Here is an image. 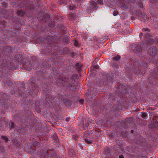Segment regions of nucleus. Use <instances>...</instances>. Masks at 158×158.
<instances>
[{
    "mask_svg": "<svg viewBox=\"0 0 158 158\" xmlns=\"http://www.w3.org/2000/svg\"><path fill=\"white\" fill-rule=\"evenodd\" d=\"M34 80L36 83H37L38 85H39L40 88H42L43 89L44 94L45 95V98L47 100L50 101L52 103L55 102L56 104H57L60 102V101L62 99V97H61L58 98L56 96H52L51 95L48 94V93L51 92V90L49 88H44L42 86L43 85H44V79L41 77L39 78V79H37V80L35 78Z\"/></svg>",
    "mask_w": 158,
    "mask_h": 158,
    "instance_id": "f257e3e1",
    "label": "nucleus"
},
{
    "mask_svg": "<svg viewBox=\"0 0 158 158\" xmlns=\"http://www.w3.org/2000/svg\"><path fill=\"white\" fill-rule=\"evenodd\" d=\"M40 158H61L57 156L55 152L48 149H44L38 152Z\"/></svg>",
    "mask_w": 158,
    "mask_h": 158,
    "instance_id": "f03ea898",
    "label": "nucleus"
},
{
    "mask_svg": "<svg viewBox=\"0 0 158 158\" xmlns=\"http://www.w3.org/2000/svg\"><path fill=\"white\" fill-rule=\"evenodd\" d=\"M15 61L14 59L5 57L0 62V64L3 67L7 68L9 70H13L15 68V65L13 64Z\"/></svg>",
    "mask_w": 158,
    "mask_h": 158,
    "instance_id": "7ed1b4c3",
    "label": "nucleus"
},
{
    "mask_svg": "<svg viewBox=\"0 0 158 158\" xmlns=\"http://www.w3.org/2000/svg\"><path fill=\"white\" fill-rule=\"evenodd\" d=\"M33 115L31 113L30 111H25L23 114L20 116V118H21V120L23 123L26 122V121L31 123V125H33V123H32Z\"/></svg>",
    "mask_w": 158,
    "mask_h": 158,
    "instance_id": "20e7f679",
    "label": "nucleus"
},
{
    "mask_svg": "<svg viewBox=\"0 0 158 158\" xmlns=\"http://www.w3.org/2000/svg\"><path fill=\"white\" fill-rule=\"evenodd\" d=\"M148 52L150 56H152V62L153 64H157L158 63V61L155 59L154 56L155 55L157 52V49L156 47H153L150 46L148 47Z\"/></svg>",
    "mask_w": 158,
    "mask_h": 158,
    "instance_id": "39448f33",
    "label": "nucleus"
},
{
    "mask_svg": "<svg viewBox=\"0 0 158 158\" xmlns=\"http://www.w3.org/2000/svg\"><path fill=\"white\" fill-rule=\"evenodd\" d=\"M103 85L109 86L113 81V76L111 74H106L103 80Z\"/></svg>",
    "mask_w": 158,
    "mask_h": 158,
    "instance_id": "423d86ee",
    "label": "nucleus"
},
{
    "mask_svg": "<svg viewBox=\"0 0 158 158\" xmlns=\"http://www.w3.org/2000/svg\"><path fill=\"white\" fill-rule=\"evenodd\" d=\"M23 68L28 71H31L32 70V64L29 60H27L23 64Z\"/></svg>",
    "mask_w": 158,
    "mask_h": 158,
    "instance_id": "0eeeda50",
    "label": "nucleus"
},
{
    "mask_svg": "<svg viewBox=\"0 0 158 158\" xmlns=\"http://www.w3.org/2000/svg\"><path fill=\"white\" fill-rule=\"evenodd\" d=\"M117 90L118 93V97L120 98H123L124 96L127 94V91L123 86H120L118 88Z\"/></svg>",
    "mask_w": 158,
    "mask_h": 158,
    "instance_id": "6e6552de",
    "label": "nucleus"
},
{
    "mask_svg": "<svg viewBox=\"0 0 158 158\" xmlns=\"http://www.w3.org/2000/svg\"><path fill=\"white\" fill-rule=\"evenodd\" d=\"M132 50L134 52L138 53V54H140L142 51L140 45L139 43L133 45L132 47Z\"/></svg>",
    "mask_w": 158,
    "mask_h": 158,
    "instance_id": "1a4fd4ad",
    "label": "nucleus"
},
{
    "mask_svg": "<svg viewBox=\"0 0 158 158\" xmlns=\"http://www.w3.org/2000/svg\"><path fill=\"white\" fill-rule=\"evenodd\" d=\"M60 82L62 84L65 83V87H66L68 89L73 90L75 89V87H72V85L70 83L68 82H65L64 80L60 79Z\"/></svg>",
    "mask_w": 158,
    "mask_h": 158,
    "instance_id": "9d476101",
    "label": "nucleus"
},
{
    "mask_svg": "<svg viewBox=\"0 0 158 158\" xmlns=\"http://www.w3.org/2000/svg\"><path fill=\"white\" fill-rule=\"evenodd\" d=\"M143 32L141 34L144 35L145 37H148L151 36L150 32V30L148 28H144L142 29Z\"/></svg>",
    "mask_w": 158,
    "mask_h": 158,
    "instance_id": "9b49d317",
    "label": "nucleus"
},
{
    "mask_svg": "<svg viewBox=\"0 0 158 158\" xmlns=\"http://www.w3.org/2000/svg\"><path fill=\"white\" fill-rule=\"evenodd\" d=\"M3 81L4 83V86L5 87L9 86L12 83V81L9 78L6 79Z\"/></svg>",
    "mask_w": 158,
    "mask_h": 158,
    "instance_id": "f8f14e48",
    "label": "nucleus"
},
{
    "mask_svg": "<svg viewBox=\"0 0 158 158\" xmlns=\"http://www.w3.org/2000/svg\"><path fill=\"white\" fill-rule=\"evenodd\" d=\"M49 17V16L48 15L46 14L40 20V22L41 23H44L47 21L48 20V19Z\"/></svg>",
    "mask_w": 158,
    "mask_h": 158,
    "instance_id": "ddd939ff",
    "label": "nucleus"
},
{
    "mask_svg": "<svg viewBox=\"0 0 158 158\" xmlns=\"http://www.w3.org/2000/svg\"><path fill=\"white\" fill-rule=\"evenodd\" d=\"M89 92L94 97L97 93V90L96 88L91 87L90 88Z\"/></svg>",
    "mask_w": 158,
    "mask_h": 158,
    "instance_id": "4468645a",
    "label": "nucleus"
},
{
    "mask_svg": "<svg viewBox=\"0 0 158 158\" xmlns=\"http://www.w3.org/2000/svg\"><path fill=\"white\" fill-rule=\"evenodd\" d=\"M90 7L92 9H95L97 7V3L95 1H90Z\"/></svg>",
    "mask_w": 158,
    "mask_h": 158,
    "instance_id": "2eb2a0df",
    "label": "nucleus"
},
{
    "mask_svg": "<svg viewBox=\"0 0 158 158\" xmlns=\"http://www.w3.org/2000/svg\"><path fill=\"white\" fill-rule=\"evenodd\" d=\"M69 40L68 37L65 36L61 40L62 43L64 44H66L69 43Z\"/></svg>",
    "mask_w": 158,
    "mask_h": 158,
    "instance_id": "dca6fc26",
    "label": "nucleus"
},
{
    "mask_svg": "<svg viewBox=\"0 0 158 158\" xmlns=\"http://www.w3.org/2000/svg\"><path fill=\"white\" fill-rule=\"evenodd\" d=\"M32 64V69H36L37 68L39 63L38 62L34 61L31 63Z\"/></svg>",
    "mask_w": 158,
    "mask_h": 158,
    "instance_id": "f3484780",
    "label": "nucleus"
},
{
    "mask_svg": "<svg viewBox=\"0 0 158 158\" xmlns=\"http://www.w3.org/2000/svg\"><path fill=\"white\" fill-rule=\"evenodd\" d=\"M104 152L105 154L107 156H109L111 154V150L109 147L105 148Z\"/></svg>",
    "mask_w": 158,
    "mask_h": 158,
    "instance_id": "a211bd4d",
    "label": "nucleus"
},
{
    "mask_svg": "<svg viewBox=\"0 0 158 158\" xmlns=\"http://www.w3.org/2000/svg\"><path fill=\"white\" fill-rule=\"evenodd\" d=\"M57 49V47L55 46L54 45H52V46L49 47L48 49H50L49 51L52 52L54 51V50H56Z\"/></svg>",
    "mask_w": 158,
    "mask_h": 158,
    "instance_id": "6ab92c4d",
    "label": "nucleus"
},
{
    "mask_svg": "<svg viewBox=\"0 0 158 158\" xmlns=\"http://www.w3.org/2000/svg\"><path fill=\"white\" fill-rule=\"evenodd\" d=\"M85 142L87 144H90L92 143V141L90 138H85L84 139Z\"/></svg>",
    "mask_w": 158,
    "mask_h": 158,
    "instance_id": "aec40b11",
    "label": "nucleus"
},
{
    "mask_svg": "<svg viewBox=\"0 0 158 158\" xmlns=\"http://www.w3.org/2000/svg\"><path fill=\"white\" fill-rule=\"evenodd\" d=\"M75 67L76 68L78 69L79 71H81V67L82 66L81 64L80 63H77L75 64Z\"/></svg>",
    "mask_w": 158,
    "mask_h": 158,
    "instance_id": "412c9836",
    "label": "nucleus"
},
{
    "mask_svg": "<svg viewBox=\"0 0 158 158\" xmlns=\"http://www.w3.org/2000/svg\"><path fill=\"white\" fill-rule=\"evenodd\" d=\"M77 75H73L70 78L71 80L69 81L70 82H72L73 81H75L76 79L77 78Z\"/></svg>",
    "mask_w": 158,
    "mask_h": 158,
    "instance_id": "4be33fe9",
    "label": "nucleus"
},
{
    "mask_svg": "<svg viewBox=\"0 0 158 158\" xmlns=\"http://www.w3.org/2000/svg\"><path fill=\"white\" fill-rule=\"evenodd\" d=\"M15 128V124L12 122H10L9 123V128L10 129H13Z\"/></svg>",
    "mask_w": 158,
    "mask_h": 158,
    "instance_id": "5701e85b",
    "label": "nucleus"
},
{
    "mask_svg": "<svg viewBox=\"0 0 158 158\" xmlns=\"http://www.w3.org/2000/svg\"><path fill=\"white\" fill-rule=\"evenodd\" d=\"M78 7V6L77 5V6H76V5H74L73 4H72L71 5L69 6V8L70 10H73L75 9L77 7Z\"/></svg>",
    "mask_w": 158,
    "mask_h": 158,
    "instance_id": "b1692460",
    "label": "nucleus"
},
{
    "mask_svg": "<svg viewBox=\"0 0 158 158\" xmlns=\"http://www.w3.org/2000/svg\"><path fill=\"white\" fill-rule=\"evenodd\" d=\"M121 58L120 56L119 55H117L116 56H115L112 58V59L113 60H116V61H118Z\"/></svg>",
    "mask_w": 158,
    "mask_h": 158,
    "instance_id": "393cba45",
    "label": "nucleus"
},
{
    "mask_svg": "<svg viewBox=\"0 0 158 158\" xmlns=\"http://www.w3.org/2000/svg\"><path fill=\"white\" fill-rule=\"evenodd\" d=\"M17 13L18 15L20 16H23L24 14V12L23 11L21 10H18Z\"/></svg>",
    "mask_w": 158,
    "mask_h": 158,
    "instance_id": "a878e982",
    "label": "nucleus"
},
{
    "mask_svg": "<svg viewBox=\"0 0 158 158\" xmlns=\"http://www.w3.org/2000/svg\"><path fill=\"white\" fill-rule=\"evenodd\" d=\"M1 138L4 140L5 141L6 143H7V142L8 141V139L7 137L5 136H3L2 135L1 136Z\"/></svg>",
    "mask_w": 158,
    "mask_h": 158,
    "instance_id": "bb28decb",
    "label": "nucleus"
},
{
    "mask_svg": "<svg viewBox=\"0 0 158 158\" xmlns=\"http://www.w3.org/2000/svg\"><path fill=\"white\" fill-rule=\"evenodd\" d=\"M151 40H146L144 42V43L147 45L149 46L150 44H151Z\"/></svg>",
    "mask_w": 158,
    "mask_h": 158,
    "instance_id": "cd10ccee",
    "label": "nucleus"
},
{
    "mask_svg": "<svg viewBox=\"0 0 158 158\" xmlns=\"http://www.w3.org/2000/svg\"><path fill=\"white\" fill-rule=\"evenodd\" d=\"M32 88L33 90L34 91V92L36 93L38 92L39 90V88H37L35 86H34Z\"/></svg>",
    "mask_w": 158,
    "mask_h": 158,
    "instance_id": "c85d7f7f",
    "label": "nucleus"
},
{
    "mask_svg": "<svg viewBox=\"0 0 158 158\" xmlns=\"http://www.w3.org/2000/svg\"><path fill=\"white\" fill-rule=\"evenodd\" d=\"M106 4L107 6L110 7H111L112 9L114 8V6H113V5L111 4L110 3H109V2H107Z\"/></svg>",
    "mask_w": 158,
    "mask_h": 158,
    "instance_id": "c756f323",
    "label": "nucleus"
},
{
    "mask_svg": "<svg viewBox=\"0 0 158 158\" xmlns=\"http://www.w3.org/2000/svg\"><path fill=\"white\" fill-rule=\"evenodd\" d=\"M69 16V20H72L73 19H74V17L73 14H70Z\"/></svg>",
    "mask_w": 158,
    "mask_h": 158,
    "instance_id": "7c9ffc66",
    "label": "nucleus"
},
{
    "mask_svg": "<svg viewBox=\"0 0 158 158\" xmlns=\"http://www.w3.org/2000/svg\"><path fill=\"white\" fill-rule=\"evenodd\" d=\"M6 49H4V55H3V56H4L8 54L10 52V51L6 52Z\"/></svg>",
    "mask_w": 158,
    "mask_h": 158,
    "instance_id": "2f4dec72",
    "label": "nucleus"
},
{
    "mask_svg": "<svg viewBox=\"0 0 158 158\" xmlns=\"http://www.w3.org/2000/svg\"><path fill=\"white\" fill-rule=\"evenodd\" d=\"M98 2L99 4L100 5H103V0H98Z\"/></svg>",
    "mask_w": 158,
    "mask_h": 158,
    "instance_id": "473e14b6",
    "label": "nucleus"
},
{
    "mask_svg": "<svg viewBox=\"0 0 158 158\" xmlns=\"http://www.w3.org/2000/svg\"><path fill=\"white\" fill-rule=\"evenodd\" d=\"M71 56L72 58H74L76 56V54L74 52H72Z\"/></svg>",
    "mask_w": 158,
    "mask_h": 158,
    "instance_id": "72a5a7b5",
    "label": "nucleus"
},
{
    "mask_svg": "<svg viewBox=\"0 0 158 158\" xmlns=\"http://www.w3.org/2000/svg\"><path fill=\"white\" fill-rule=\"evenodd\" d=\"M154 42L158 45V38H155L154 39Z\"/></svg>",
    "mask_w": 158,
    "mask_h": 158,
    "instance_id": "f704fd0d",
    "label": "nucleus"
},
{
    "mask_svg": "<svg viewBox=\"0 0 158 158\" xmlns=\"http://www.w3.org/2000/svg\"><path fill=\"white\" fill-rule=\"evenodd\" d=\"M147 114L144 113H143L141 115V116L143 118L146 117L147 116Z\"/></svg>",
    "mask_w": 158,
    "mask_h": 158,
    "instance_id": "c9c22d12",
    "label": "nucleus"
},
{
    "mask_svg": "<svg viewBox=\"0 0 158 158\" xmlns=\"http://www.w3.org/2000/svg\"><path fill=\"white\" fill-rule=\"evenodd\" d=\"M118 12L117 11H114L113 12V14L114 16H116L118 14Z\"/></svg>",
    "mask_w": 158,
    "mask_h": 158,
    "instance_id": "e433bc0d",
    "label": "nucleus"
},
{
    "mask_svg": "<svg viewBox=\"0 0 158 158\" xmlns=\"http://www.w3.org/2000/svg\"><path fill=\"white\" fill-rule=\"evenodd\" d=\"M139 6L141 8H143V4L141 2H139Z\"/></svg>",
    "mask_w": 158,
    "mask_h": 158,
    "instance_id": "4c0bfd02",
    "label": "nucleus"
},
{
    "mask_svg": "<svg viewBox=\"0 0 158 158\" xmlns=\"http://www.w3.org/2000/svg\"><path fill=\"white\" fill-rule=\"evenodd\" d=\"M74 44L77 46L78 45V43L76 40H75L74 42Z\"/></svg>",
    "mask_w": 158,
    "mask_h": 158,
    "instance_id": "58836bf2",
    "label": "nucleus"
},
{
    "mask_svg": "<svg viewBox=\"0 0 158 158\" xmlns=\"http://www.w3.org/2000/svg\"><path fill=\"white\" fill-rule=\"evenodd\" d=\"M79 102L81 103H83L84 102L83 99H81L79 100Z\"/></svg>",
    "mask_w": 158,
    "mask_h": 158,
    "instance_id": "ea45409f",
    "label": "nucleus"
},
{
    "mask_svg": "<svg viewBox=\"0 0 158 158\" xmlns=\"http://www.w3.org/2000/svg\"><path fill=\"white\" fill-rule=\"evenodd\" d=\"M135 74L137 76H138L139 75H141L140 73L139 72H137V73H135Z\"/></svg>",
    "mask_w": 158,
    "mask_h": 158,
    "instance_id": "a19ab883",
    "label": "nucleus"
},
{
    "mask_svg": "<svg viewBox=\"0 0 158 158\" xmlns=\"http://www.w3.org/2000/svg\"><path fill=\"white\" fill-rule=\"evenodd\" d=\"M18 93H19V96L20 95L21 96H22V94L21 92L20 91H18Z\"/></svg>",
    "mask_w": 158,
    "mask_h": 158,
    "instance_id": "79ce46f5",
    "label": "nucleus"
},
{
    "mask_svg": "<svg viewBox=\"0 0 158 158\" xmlns=\"http://www.w3.org/2000/svg\"><path fill=\"white\" fill-rule=\"evenodd\" d=\"M70 119V118L69 117H67L66 118V121L67 122H69Z\"/></svg>",
    "mask_w": 158,
    "mask_h": 158,
    "instance_id": "37998d69",
    "label": "nucleus"
},
{
    "mask_svg": "<svg viewBox=\"0 0 158 158\" xmlns=\"http://www.w3.org/2000/svg\"><path fill=\"white\" fill-rule=\"evenodd\" d=\"M119 158H124V157L123 155H120L119 156Z\"/></svg>",
    "mask_w": 158,
    "mask_h": 158,
    "instance_id": "c03bdc74",
    "label": "nucleus"
},
{
    "mask_svg": "<svg viewBox=\"0 0 158 158\" xmlns=\"http://www.w3.org/2000/svg\"><path fill=\"white\" fill-rule=\"evenodd\" d=\"M94 67L95 68V69H98V66L97 65H94Z\"/></svg>",
    "mask_w": 158,
    "mask_h": 158,
    "instance_id": "a18cd8bd",
    "label": "nucleus"
},
{
    "mask_svg": "<svg viewBox=\"0 0 158 158\" xmlns=\"http://www.w3.org/2000/svg\"><path fill=\"white\" fill-rule=\"evenodd\" d=\"M30 148L32 150H36V148H32V147H31V146L30 147Z\"/></svg>",
    "mask_w": 158,
    "mask_h": 158,
    "instance_id": "49530a36",
    "label": "nucleus"
},
{
    "mask_svg": "<svg viewBox=\"0 0 158 158\" xmlns=\"http://www.w3.org/2000/svg\"><path fill=\"white\" fill-rule=\"evenodd\" d=\"M105 40L106 41L107 39V37H105Z\"/></svg>",
    "mask_w": 158,
    "mask_h": 158,
    "instance_id": "de8ad7c7",
    "label": "nucleus"
},
{
    "mask_svg": "<svg viewBox=\"0 0 158 158\" xmlns=\"http://www.w3.org/2000/svg\"><path fill=\"white\" fill-rule=\"evenodd\" d=\"M147 18L146 15H144V18Z\"/></svg>",
    "mask_w": 158,
    "mask_h": 158,
    "instance_id": "09e8293b",
    "label": "nucleus"
},
{
    "mask_svg": "<svg viewBox=\"0 0 158 158\" xmlns=\"http://www.w3.org/2000/svg\"><path fill=\"white\" fill-rule=\"evenodd\" d=\"M134 132V131L133 130H131V132L132 133H133Z\"/></svg>",
    "mask_w": 158,
    "mask_h": 158,
    "instance_id": "8fccbe9b",
    "label": "nucleus"
},
{
    "mask_svg": "<svg viewBox=\"0 0 158 158\" xmlns=\"http://www.w3.org/2000/svg\"><path fill=\"white\" fill-rule=\"evenodd\" d=\"M158 77V75H157L156 77L155 78H157Z\"/></svg>",
    "mask_w": 158,
    "mask_h": 158,
    "instance_id": "3c124183",
    "label": "nucleus"
},
{
    "mask_svg": "<svg viewBox=\"0 0 158 158\" xmlns=\"http://www.w3.org/2000/svg\"><path fill=\"white\" fill-rule=\"evenodd\" d=\"M31 83H32V84L33 85V84H34L35 83L34 82V81H32V82H31Z\"/></svg>",
    "mask_w": 158,
    "mask_h": 158,
    "instance_id": "603ef678",
    "label": "nucleus"
},
{
    "mask_svg": "<svg viewBox=\"0 0 158 158\" xmlns=\"http://www.w3.org/2000/svg\"><path fill=\"white\" fill-rule=\"evenodd\" d=\"M142 158H147V157L145 156H143L142 157Z\"/></svg>",
    "mask_w": 158,
    "mask_h": 158,
    "instance_id": "864d4df0",
    "label": "nucleus"
},
{
    "mask_svg": "<svg viewBox=\"0 0 158 158\" xmlns=\"http://www.w3.org/2000/svg\"><path fill=\"white\" fill-rule=\"evenodd\" d=\"M78 1H83V0H77Z\"/></svg>",
    "mask_w": 158,
    "mask_h": 158,
    "instance_id": "5fc2aeb1",
    "label": "nucleus"
},
{
    "mask_svg": "<svg viewBox=\"0 0 158 158\" xmlns=\"http://www.w3.org/2000/svg\"><path fill=\"white\" fill-rule=\"evenodd\" d=\"M92 63L93 64H94L95 63V62H94V61H93V62H92Z\"/></svg>",
    "mask_w": 158,
    "mask_h": 158,
    "instance_id": "6e6d98bb",
    "label": "nucleus"
},
{
    "mask_svg": "<svg viewBox=\"0 0 158 158\" xmlns=\"http://www.w3.org/2000/svg\"><path fill=\"white\" fill-rule=\"evenodd\" d=\"M97 59H98V58H96L94 60H97Z\"/></svg>",
    "mask_w": 158,
    "mask_h": 158,
    "instance_id": "4d7b16f0",
    "label": "nucleus"
},
{
    "mask_svg": "<svg viewBox=\"0 0 158 158\" xmlns=\"http://www.w3.org/2000/svg\"><path fill=\"white\" fill-rule=\"evenodd\" d=\"M143 73V72L142 73H143H143Z\"/></svg>",
    "mask_w": 158,
    "mask_h": 158,
    "instance_id": "13d9d810",
    "label": "nucleus"
},
{
    "mask_svg": "<svg viewBox=\"0 0 158 158\" xmlns=\"http://www.w3.org/2000/svg\"><path fill=\"white\" fill-rule=\"evenodd\" d=\"M150 158H152L151 157Z\"/></svg>",
    "mask_w": 158,
    "mask_h": 158,
    "instance_id": "bf43d9fd",
    "label": "nucleus"
}]
</instances>
